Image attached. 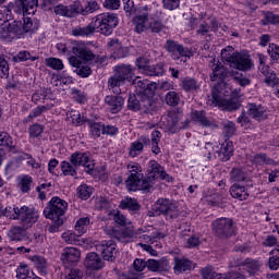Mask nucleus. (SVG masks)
<instances>
[{
	"label": "nucleus",
	"instance_id": "f257e3e1",
	"mask_svg": "<svg viewBox=\"0 0 279 279\" xmlns=\"http://www.w3.org/2000/svg\"><path fill=\"white\" fill-rule=\"evenodd\" d=\"M230 95H232L230 85L221 81L213 88V104H216L218 108H221L227 112H234V110H239V108H241V100L236 97H230Z\"/></svg>",
	"mask_w": 279,
	"mask_h": 279
},
{
	"label": "nucleus",
	"instance_id": "f03ea898",
	"mask_svg": "<svg viewBox=\"0 0 279 279\" xmlns=\"http://www.w3.org/2000/svg\"><path fill=\"white\" fill-rule=\"evenodd\" d=\"M66 208H69L66 201L58 196L52 197L48 203V206L44 209V215L46 219H51L53 221L49 227V232H58L60 230V227L64 223L62 217H64Z\"/></svg>",
	"mask_w": 279,
	"mask_h": 279
},
{
	"label": "nucleus",
	"instance_id": "7ed1b4c3",
	"mask_svg": "<svg viewBox=\"0 0 279 279\" xmlns=\"http://www.w3.org/2000/svg\"><path fill=\"white\" fill-rule=\"evenodd\" d=\"M129 171L125 180L128 191H149V180L143 175V170L138 163H129L126 166Z\"/></svg>",
	"mask_w": 279,
	"mask_h": 279
},
{
	"label": "nucleus",
	"instance_id": "20e7f679",
	"mask_svg": "<svg viewBox=\"0 0 279 279\" xmlns=\"http://www.w3.org/2000/svg\"><path fill=\"white\" fill-rule=\"evenodd\" d=\"M226 77H232L242 87L250 86V84L252 83V81H250V78H247L245 75H243V73H239V71L233 70V69L230 71V70H228V68H226L221 64H217L213 69V74L210 75L211 82H215V80H217V78L221 80V82H223V80H226Z\"/></svg>",
	"mask_w": 279,
	"mask_h": 279
},
{
	"label": "nucleus",
	"instance_id": "39448f33",
	"mask_svg": "<svg viewBox=\"0 0 279 279\" xmlns=\"http://www.w3.org/2000/svg\"><path fill=\"white\" fill-rule=\"evenodd\" d=\"M166 51L170 53V58L172 60H180V62H186V60H191L193 58V50L189 47L182 46L180 43L168 39L165 45Z\"/></svg>",
	"mask_w": 279,
	"mask_h": 279
},
{
	"label": "nucleus",
	"instance_id": "423d86ee",
	"mask_svg": "<svg viewBox=\"0 0 279 279\" xmlns=\"http://www.w3.org/2000/svg\"><path fill=\"white\" fill-rule=\"evenodd\" d=\"M214 234L218 239H230L236 234L234 221L231 218H218L213 222Z\"/></svg>",
	"mask_w": 279,
	"mask_h": 279
},
{
	"label": "nucleus",
	"instance_id": "0eeeda50",
	"mask_svg": "<svg viewBox=\"0 0 279 279\" xmlns=\"http://www.w3.org/2000/svg\"><path fill=\"white\" fill-rule=\"evenodd\" d=\"M134 72L132 71V66L128 64L117 65L116 73L108 81L109 88H118L121 86L123 82H132V76Z\"/></svg>",
	"mask_w": 279,
	"mask_h": 279
},
{
	"label": "nucleus",
	"instance_id": "6e6552de",
	"mask_svg": "<svg viewBox=\"0 0 279 279\" xmlns=\"http://www.w3.org/2000/svg\"><path fill=\"white\" fill-rule=\"evenodd\" d=\"M13 210V219H19L22 227L26 229L32 228L33 223H36V221H38V213L27 206H22L20 208L14 207Z\"/></svg>",
	"mask_w": 279,
	"mask_h": 279
},
{
	"label": "nucleus",
	"instance_id": "1a4fd4ad",
	"mask_svg": "<svg viewBox=\"0 0 279 279\" xmlns=\"http://www.w3.org/2000/svg\"><path fill=\"white\" fill-rule=\"evenodd\" d=\"M228 61L233 71H248V69H252V59L247 53L233 52L229 56Z\"/></svg>",
	"mask_w": 279,
	"mask_h": 279
},
{
	"label": "nucleus",
	"instance_id": "9d476101",
	"mask_svg": "<svg viewBox=\"0 0 279 279\" xmlns=\"http://www.w3.org/2000/svg\"><path fill=\"white\" fill-rule=\"evenodd\" d=\"M0 36L2 40H14V38H23L25 37L23 33V22L13 21L9 23L7 26H3L0 31Z\"/></svg>",
	"mask_w": 279,
	"mask_h": 279
},
{
	"label": "nucleus",
	"instance_id": "9b49d317",
	"mask_svg": "<svg viewBox=\"0 0 279 279\" xmlns=\"http://www.w3.org/2000/svg\"><path fill=\"white\" fill-rule=\"evenodd\" d=\"M180 112L178 111H169L167 116L161 118V128L166 130V132H170V134H178L180 130H182V125H180Z\"/></svg>",
	"mask_w": 279,
	"mask_h": 279
},
{
	"label": "nucleus",
	"instance_id": "f8f14e48",
	"mask_svg": "<svg viewBox=\"0 0 279 279\" xmlns=\"http://www.w3.org/2000/svg\"><path fill=\"white\" fill-rule=\"evenodd\" d=\"M96 250L100 253L104 260L114 263V254H117V244L112 241H101L95 244Z\"/></svg>",
	"mask_w": 279,
	"mask_h": 279
},
{
	"label": "nucleus",
	"instance_id": "ddd939ff",
	"mask_svg": "<svg viewBox=\"0 0 279 279\" xmlns=\"http://www.w3.org/2000/svg\"><path fill=\"white\" fill-rule=\"evenodd\" d=\"M70 162L73 167H85L87 173H93L95 163L90 161L88 153L76 151L70 156Z\"/></svg>",
	"mask_w": 279,
	"mask_h": 279
},
{
	"label": "nucleus",
	"instance_id": "4468645a",
	"mask_svg": "<svg viewBox=\"0 0 279 279\" xmlns=\"http://www.w3.org/2000/svg\"><path fill=\"white\" fill-rule=\"evenodd\" d=\"M133 23L135 25V32L137 34H143V32H147V27H149V8L140 7L138 13L135 14V17L133 19Z\"/></svg>",
	"mask_w": 279,
	"mask_h": 279
},
{
	"label": "nucleus",
	"instance_id": "2eb2a0df",
	"mask_svg": "<svg viewBox=\"0 0 279 279\" xmlns=\"http://www.w3.org/2000/svg\"><path fill=\"white\" fill-rule=\"evenodd\" d=\"M13 10L17 14H36L38 0H15Z\"/></svg>",
	"mask_w": 279,
	"mask_h": 279
},
{
	"label": "nucleus",
	"instance_id": "dca6fc26",
	"mask_svg": "<svg viewBox=\"0 0 279 279\" xmlns=\"http://www.w3.org/2000/svg\"><path fill=\"white\" fill-rule=\"evenodd\" d=\"M177 209L175 204L167 198H159L153 208L155 215H171V213H175Z\"/></svg>",
	"mask_w": 279,
	"mask_h": 279
},
{
	"label": "nucleus",
	"instance_id": "f3484780",
	"mask_svg": "<svg viewBox=\"0 0 279 279\" xmlns=\"http://www.w3.org/2000/svg\"><path fill=\"white\" fill-rule=\"evenodd\" d=\"M80 250L75 247H65L61 254L63 265H77L80 263Z\"/></svg>",
	"mask_w": 279,
	"mask_h": 279
},
{
	"label": "nucleus",
	"instance_id": "a211bd4d",
	"mask_svg": "<svg viewBox=\"0 0 279 279\" xmlns=\"http://www.w3.org/2000/svg\"><path fill=\"white\" fill-rule=\"evenodd\" d=\"M105 265L106 263L95 252L88 253L85 258V267L92 271H99V269H104Z\"/></svg>",
	"mask_w": 279,
	"mask_h": 279
},
{
	"label": "nucleus",
	"instance_id": "6ab92c4d",
	"mask_svg": "<svg viewBox=\"0 0 279 279\" xmlns=\"http://www.w3.org/2000/svg\"><path fill=\"white\" fill-rule=\"evenodd\" d=\"M72 53L80 58L81 60H84V62H90L97 58L90 49L86 48L84 45H76L72 47Z\"/></svg>",
	"mask_w": 279,
	"mask_h": 279
},
{
	"label": "nucleus",
	"instance_id": "aec40b11",
	"mask_svg": "<svg viewBox=\"0 0 279 279\" xmlns=\"http://www.w3.org/2000/svg\"><path fill=\"white\" fill-rule=\"evenodd\" d=\"M54 14H59L60 16H66L68 19H73L76 14H80V5L77 4H71V5H64L59 4L54 7Z\"/></svg>",
	"mask_w": 279,
	"mask_h": 279
},
{
	"label": "nucleus",
	"instance_id": "412c9836",
	"mask_svg": "<svg viewBox=\"0 0 279 279\" xmlns=\"http://www.w3.org/2000/svg\"><path fill=\"white\" fill-rule=\"evenodd\" d=\"M105 104L109 106L110 112L112 114H117V112H121L123 110V104H125V99L122 96H106Z\"/></svg>",
	"mask_w": 279,
	"mask_h": 279
},
{
	"label": "nucleus",
	"instance_id": "4be33fe9",
	"mask_svg": "<svg viewBox=\"0 0 279 279\" xmlns=\"http://www.w3.org/2000/svg\"><path fill=\"white\" fill-rule=\"evenodd\" d=\"M146 267L148 271H169V260L167 258H161L159 260L148 259L146 260Z\"/></svg>",
	"mask_w": 279,
	"mask_h": 279
},
{
	"label": "nucleus",
	"instance_id": "5701e85b",
	"mask_svg": "<svg viewBox=\"0 0 279 279\" xmlns=\"http://www.w3.org/2000/svg\"><path fill=\"white\" fill-rule=\"evenodd\" d=\"M234 155V144L228 140L220 147V151H218V158L222 160V162H228L230 158Z\"/></svg>",
	"mask_w": 279,
	"mask_h": 279
},
{
	"label": "nucleus",
	"instance_id": "b1692460",
	"mask_svg": "<svg viewBox=\"0 0 279 279\" xmlns=\"http://www.w3.org/2000/svg\"><path fill=\"white\" fill-rule=\"evenodd\" d=\"M10 241H27V228L25 227H13L8 234Z\"/></svg>",
	"mask_w": 279,
	"mask_h": 279
},
{
	"label": "nucleus",
	"instance_id": "393cba45",
	"mask_svg": "<svg viewBox=\"0 0 279 279\" xmlns=\"http://www.w3.org/2000/svg\"><path fill=\"white\" fill-rule=\"evenodd\" d=\"M140 105L143 112L149 113L156 110V101L151 99V97L147 96L146 94H138Z\"/></svg>",
	"mask_w": 279,
	"mask_h": 279
},
{
	"label": "nucleus",
	"instance_id": "a878e982",
	"mask_svg": "<svg viewBox=\"0 0 279 279\" xmlns=\"http://www.w3.org/2000/svg\"><path fill=\"white\" fill-rule=\"evenodd\" d=\"M193 262L186 258L174 257V274H183V271H191Z\"/></svg>",
	"mask_w": 279,
	"mask_h": 279
},
{
	"label": "nucleus",
	"instance_id": "bb28decb",
	"mask_svg": "<svg viewBox=\"0 0 279 279\" xmlns=\"http://www.w3.org/2000/svg\"><path fill=\"white\" fill-rule=\"evenodd\" d=\"M40 27V24L38 22L32 20V17H25L22 22V32L24 36H27V34L32 35L38 32V28Z\"/></svg>",
	"mask_w": 279,
	"mask_h": 279
},
{
	"label": "nucleus",
	"instance_id": "cd10ccee",
	"mask_svg": "<svg viewBox=\"0 0 279 279\" xmlns=\"http://www.w3.org/2000/svg\"><path fill=\"white\" fill-rule=\"evenodd\" d=\"M100 23H106L111 29L119 25V17L114 13H104L96 16Z\"/></svg>",
	"mask_w": 279,
	"mask_h": 279
},
{
	"label": "nucleus",
	"instance_id": "c85d7f7f",
	"mask_svg": "<svg viewBox=\"0 0 279 279\" xmlns=\"http://www.w3.org/2000/svg\"><path fill=\"white\" fill-rule=\"evenodd\" d=\"M122 210H131V213H138L141 210V204L135 198L125 197L120 203Z\"/></svg>",
	"mask_w": 279,
	"mask_h": 279
},
{
	"label": "nucleus",
	"instance_id": "c756f323",
	"mask_svg": "<svg viewBox=\"0 0 279 279\" xmlns=\"http://www.w3.org/2000/svg\"><path fill=\"white\" fill-rule=\"evenodd\" d=\"M230 195L234 197V199H240L243 202L250 197V194L245 193V186L234 183L230 187Z\"/></svg>",
	"mask_w": 279,
	"mask_h": 279
},
{
	"label": "nucleus",
	"instance_id": "7c9ffc66",
	"mask_svg": "<svg viewBox=\"0 0 279 279\" xmlns=\"http://www.w3.org/2000/svg\"><path fill=\"white\" fill-rule=\"evenodd\" d=\"M180 86L183 90H185V93H194L199 90V83H197V80L191 77L183 78Z\"/></svg>",
	"mask_w": 279,
	"mask_h": 279
},
{
	"label": "nucleus",
	"instance_id": "2f4dec72",
	"mask_svg": "<svg viewBox=\"0 0 279 279\" xmlns=\"http://www.w3.org/2000/svg\"><path fill=\"white\" fill-rule=\"evenodd\" d=\"M192 117L194 121H197L203 128H217L208 118L204 111H193Z\"/></svg>",
	"mask_w": 279,
	"mask_h": 279
},
{
	"label": "nucleus",
	"instance_id": "473e14b6",
	"mask_svg": "<svg viewBox=\"0 0 279 279\" xmlns=\"http://www.w3.org/2000/svg\"><path fill=\"white\" fill-rule=\"evenodd\" d=\"M247 114L253 117V119H265V109L260 106H256L255 104H248L246 106Z\"/></svg>",
	"mask_w": 279,
	"mask_h": 279
},
{
	"label": "nucleus",
	"instance_id": "72a5a7b5",
	"mask_svg": "<svg viewBox=\"0 0 279 279\" xmlns=\"http://www.w3.org/2000/svg\"><path fill=\"white\" fill-rule=\"evenodd\" d=\"M145 75H149L150 77H160V75H165V64L159 63L156 65H149L144 71Z\"/></svg>",
	"mask_w": 279,
	"mask_h": 279
},
{
	"label": "nucleus",
	"instance_id": "f704fd0d",
	"mask_svg": "<svg viewBox=\"0 0 279 279\" xmlns=\"http://www.w3.org/2000/svg\"><path fill=\"white\" fill-rule=\"evenodd\" d=\"M243 266L250 276H256V274L260 271V263H258V260L247 258L244 260Z\"/></svg>",
	"mask_w": 279,
	"mask_h": 279
},
{
	"label": "nucleus",
	"instance_id": "c9c22d12",
	"mask_svg": "<svg viewBox=\"0 0 279 279\" xmlns=\"http://www.w3.org/2000/svg\"><path fill=\"white\" fill-rule=\"evenodd\" d=\"M95 34V24L87 26H77L72 29V36H90Z\"/></svg>",
	"mask_w": 279,
	"mask_h": 279
},
{
	"label": "nucleus",
	"instance_id": "e433bc0d",
	"mask_svg": "<svg viewBox=\"0 0 279 279\" xmlns=\"http://www.w3.org/2000/svg\"><path fill=\"white\" fill-rule=\"evenodd\" d=\"M203 279H227L226 274L216 272L211 266L205 267L201 270Z\"/></svg>",
	"mask_w": 279,
	"mask_h": 279
},
{
	"label": "nucleus",
	"instance_id": "4c0bfd02",
	"mask_svg": "<svg viewBox=\"0 0 279 279\" xmlns=\"http://www.w3.org/2000/svg\"><path fill=\"white\" fill-rule=\"evenodd\" d=\"M231 182H245L247 172L243 168H233L230 172Z\"/></svg>",
	"mask_w": 279,
	"mask_h": 279
},
{
	"label": "nucleus",
	"instance_id": "58836bf2",
	"mask_svg": "<svg viewBox=\"0 0 279 279\" xmlns=\"http://www.w3.org/2000/svg\"><path fill=\"white\" fill-rule=\"evenodd\" d=\"M14 142L8 132H0V149H12Z\"/></svg>",
	"mask_w": 279,
	"mask_h": 279
},
{
	"label": "nucleus",
	"instance_id": "ea45409f",
	"mask_svg": "<svg viewBox=\"0 0 279 279\" xmlns=\"http://www.w3.org/2000/svg\"><path fill=\"white\" fill-rule=\"evenodd\" d=\"M162 169V166L156 162V160H153L148 163V178L151 180H158V175H160V171Z\"/></svg>",
	"mask_w": 279,
	"mask_h": 279
},
{
	"label": "nucleus",
	"instance_id": "a19ab883",
	"mask_svg": "<svg viewBox=\"0 0 279 279\" xmlns=\"http://www.w3.org/2000/svg\"><path fill=\"white\" fill-rule=\"evenodd\" d=\"M94 27L95 29H98V32H100V34L104 36H110V34H112L114 31L108 24H106V22H100L97 17L94 21Z\"/></svg>",
	"mask_w": 279,
	"mask_h": 279
},
{
	"label": "nucleus",
	"instance_id": "79ce46f5",
	"mask_svg": "<svg viewBox=\"0 0 279 279\" xmlns=\"http://www.w3.org/2000/svg\"><path fill=\"white\" fill-rule=\"evenodd\" d=\"M134 239V230L132 228H125L122 232L118 231V241L120 243H130Z\"/></svg>",
	"mask_w": 279,
	"mask_h": 279
},
{
	"label": "nucleus",
	"instance_id": "37998d69",
	"mask_svg": "<svg viewBox=\"0 0 279 279\" xmlns=\"http://www.w3.org/2000/svg\"><path fill=\"white\" fill-rule=\"evenodd\" d=\"M68 119L70 123H74V125H82L83 123H86L88 121L82 118V114L77 110H72L68 112Z\"/></svg>",
	"mask_w": 279,
	"mask_h": 279
},
{
	"label": "nucleus",
	"instance_id": "c03bdc74",
	"mask_svg": "<svg viewBox=\"0 0 279 279\" xmlns=\"http://www.w3.org/2000/svg\"><path fill=\"white\" fill-rule=\"evenodd\" d=\"M97 10H99V4L97 1H89L85 2L84 7L80 8L78 14H93V12H97Z\"/></svg>",
	"mask_w": 279,
	"mask_h": 279
},
{
	"label": "nucleus",
	"instance_id": "a18cd8bd",
	"mask_svg": "<svg viewBox=\"0 0 279 279\" xmlns=\"http://www.w3.org/2000/svg\"><path fill=\"white\" fill-rule=\"evenodd\" d=\"M88 223H90V220L88 218H81L76 221V225H75L76 236H82V234H85Z\"/></svg>",
	"mask_w": 279,
	"mask_h": 279
},
{
	"label": "nucleus",
	"instance_id": "49530a36",
	"mask_svg": "<svg viewBox=\"0 0 279 279\" xmlns=\"http://www.w3.org/2000/svg\"><path fill=\"white\" fill-rule=\"evenodd\" d=\"M86 123L96 138H99V136L104 134V125L101 123L93 122L90 120H87Z\"/></svg>",
	"mask_w": 279,
	"mask_h": 279
},
{
	"label": "nucleus",
	"instance_id": "de8ad7c7",
	"mask_svg": "<svg viewBox=\"0 0 279 279\" xmlns=\"http://www.w3.org/2000/svg\"><path fill=\"white\" fill-rule=\"evenodd\" d=\"M75 169V166L69 161L61 162V171L63 175H71L72 178H75V175H77V171Z\"/></svg>",
	"mask_w": 279,
	"mask_h": 279
},
{
	"label": "nucleus",
	"instance_id": "09e8293b",
	"mask_svg": "<svg viewBox=\"0 0 279 279\" xmlns=\"http://www.w3.org/2000/svg\"><path fill=\"white\" fill-rule=\"evenodd\" d=\"M128 108L129 110H133V112L141 110V98H138V94L129 96Z\"/></svg>",
	"mask_w": 279,
	"mask_h": 279
},
{
	"label": "nucleus",
	"instance_id": "8fccbe9b",
	"mask_svg": "<svg viewBox=\"0 0 279 279\" xmlns=\"http://www.w3.org/2000/svg\"><path fill=\"white\" fill-rule=\"evenodd\" d=\"M19 60L20 62H27V60H31L32 62H36L38 60V57L32 56V53L27 50L20 51L16 57H14V60Z\"/></svg>",
	"mask_w": 279,
	"mask_h": 279
},
{
	"label": "nucleus",
	"instance_id": "3c124183",
	"mask_svg": "<svg viewBox=\"0 0 279 279\" xmlns=\"http://www.w3.org/2000/svg\"><path fill=\"white\" fill-rule=\"evenodd\" d=\"M166 104L168 106L175 107L180 104V95L175 92H168L165 97Z\"/></svg>",
	"mask_w": 279,
	"mask_h": 279
},
{
	"label": "nucleus",
	"instance_id": "603ef678",
	"mask_svg": "<svg viewBox=\"0 0 279 279\" xmlns=\"http://www.w3.org/2000/svg\"><path fill=\"white\" fill-rule=\"evenodd\" d=\"M46 65L50 69H54V71H62L64 69V63H62V60L56 58L46 59Z\"/></svg>",
	"mask_w": 279,
	"mask_h": 279
},
{
	"label": "nucleus",
	"instance_id": "864d4df0",
	"mask_svg": "<svg viewBox=\"0 0 279 279\" xmlns=\"http://www.w3.org/2000/svg\"><path fill=\"white\" fill-rule=\"evenodd\" d=\"M78 197L81 199H88L93 195V187L86 184L80 185L77 187Z\"/></svg>",
	"mask_w": 279,
	"mask_h": 279
},
{
	"label": "nucleus",
	"instance_id": "5fc2aeb1",
	"mask_svg": "<svg viewBox=\"0 0 279 279\" xmlns=\"http://www.w3.org/2000/svg\"><path fill=\"white\" fill-rule=\"evenodd\" d=\"M143 143L141 142H134L131 144V148L129 151V156H131V158H136V156H141V154H143Z\"/></svg>",
	"mask_w": 279,
	"mask_h": 279
},
{
	"label": "nucleus",
	"instance_id": "6e6d98bb",
	"mask_svg": "<svg viewBox=\"0 0 279 279\" xmlns=\"http://www.w3.org/2000/svg\"><path fill=\"white\" fill-rule=\"evenodd\" d=\"M33 179L29 175H24L20 182V189L22 193H29L32 189Z\"/></svg>",
	"mask_w": 279,
	"mask_h": 279
},
{
	"label": "nucleus",
	"instance_id": "4d7b16f0",
	"mask_svg": "<svg viewBox=\"0 0 279 279\" xmlns=\"http://www.w3.org/2000/svg\"><path fill=\"white\" fill-rule=\"evenodd\" d=\"M223 134L227 136V138H231V136H234L236 134V125L232 121H228L223 125Z\"/></svg>",
	"mask_w": 279,
	"mask_h": 279
},
{
	"label": "nucleus",
	"instance_id": "13d9d810",
	"mask_svg": "<svg viewBox=\"0 0 279 279\" xmlns=\"http://www.w3.org/2000/svg\"><path fill=\"white\" fill-rule=\"evenodd\" d=\"M47 111V107L38 106L37 108L33 109V111L28 114L27 119L24 120V123H29L32 119H36V117H40L43 112Z\"/></svg>",
	"mask_w": 279,
	"mask_h": 279
},
{
	"label": "nucleus",
	"instance_id": "bf43d9fd",
	"mask_svg": "<svg viewBox=\"0 0 279 279\" xmlns=\"http://www.w3.org/2000/svg\"><path fill=\"white\" fill-rule=\"evenodd\" d=\"M10 75V64H8V60L5 57H0V76L8 77Z\"/></svg>",
	"mask_w": 279,
	"mask_h": 279
},
{
	"label": "nucleus",
	"instance_id": "052dcab7",
	"mask_svg": "<svg viewBox=\"0 0 279 279\" xmlns=\"http://www.w3.org/2000/svg\"><path fill=\"white\" fill-rule=\"evenodd\" d=\"M147 32H151V34H159V32H162V23L156 20L150 21L147 26Z\"/></svg>",
	"mask_w": 279,
	"mask_h": 279
},
{
	"label": "nucleus",
	"instance_id": "680f3d73",
	"mask_svg": "<svg viewBox=\"0 0 279 279\" xmlns=\"http://www.w3.org/2000/svg\"><path fill=\"white\" fill-rule=\"evenodd\" d=\"M28 132H29V136H32L33 138H38V136H40V134L45 132V129L40 124H33L28 129Z\"/></svg>",
	"mask_w": 279,
	"mask_h": 279
},
{
	"label": "nucleus",
	"instance_id": "e2e57ef3",
	"mask_svg": "<svg viewBox=\"0 0 279 279\" xmlns=\"http://www.w3.org/2000/svg\"><path fill=\"white\" fill-rule=\"evenodd\" d=\"M124 12L132 14H137L138 13V8L134 4V0H125L124 2Z\"/></svg>",
	"mask_w": 279,
	"mask_h": 279
},
{
	"label": "nucleus",
	"instance_id": "0e129e2a",
	"mask_svg": "<svg viewBox=\"0 0 279 279\" xmlns=\"http://www.w3.org/2000/svg\"><path fill=\"white\" fill-rule=\"evenodd\" d=\"M253 162L255 165H271V159L266 154H258L254 156Z\"/></svg>",
	"mask_w": 279,
	"mask_h": 279
},
{
	"label": "nucleus",
	"instance_id": "69168bd1",
	"mask_svg": "<svg viewBox=\"0 0 279 279\" xmlns=\"http://www.w3.org/2000/svg\"><path fill=\"white\" fill-rule=\"evenodd\" d=\"M16 278H17V279H28V278H32V277L29 276V269H27V266L21 265V266L16 269Z\"/></svg>",
	"mask_w": 279,
	"mask_h": 279
},
{
	"label": "nucleus",
	"instance_id": "338daca9",
	"mask_svg": "<svg viewBox=\"0 0 279 279\" xmlns=\"http://www.w3.org/2000/svg\"><path fill=\"white\" fill-rule=\"evenodd\" d=\"M113 221H116L118 226H128V223H130L121 211H113Z\"/></svg>",
	"mask_w": 279,
	"mask_h": 279
},
{
	"label": "nucleus",
	"instance_id": "774afa93",
	"mask_svg": "<svg viewBox=\"0 0 279 279\" xmlns=\"http://www.w3.org/2000/svg\"><path fill=\"white\" fill-rule=\"evenodd\" d=\"M84 272L80 269H71L64 279H83Z\"/></svg>",
	"mask_w": 279,
	"mask_h": 279
}]
</instances>
